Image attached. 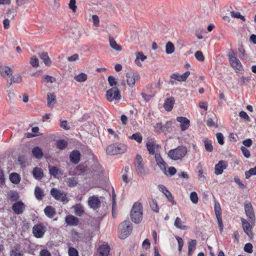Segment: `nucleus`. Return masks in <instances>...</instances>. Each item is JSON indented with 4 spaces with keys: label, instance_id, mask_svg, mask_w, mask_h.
I'll list each match as a JSON object with an SVG mask.
<instances>
[{
    "label": "nucleus",
    "instance_id": "1",
    "mask_svg": "<svg viewBox=\"0 0 256 256\" xmlns=\"http://www.w3.org/2000/svg\"><path fill=\"white\" fill-rule=\"evenodd\" d=\"M132 231L131 223L129 221H124L118 226V236L121 239H124L128 236Z\"/></svg>",
    "mask_w": 256,
    "mask_h": 256
},
{
    "label": "nucleus",
    "instance_id": "2",
    "mask_svg": "<svg viewBox=\"0 0 256 256\" xmlns=\"http://www.w3.org/2000/svg\"><path fill=\"white\" fill-rule=\"evenodd\" d=\"M187 153L186 146H181L176 148L170 150L168 152V156L173 160H178L184 158Z\"/></svg>",
    "mask_w": 256,
    "mask_h": 256
},
{
    "label": "nucleus",
    "instance_id": "3",
    "mask_svg": "<svg viewBox=\"0 0 256 256\" xmlns=\"http://www.w3.org/2000/svg\"><path fill=\"white\" fill-rule=\"evenodd\" d=\"M142 205L140 203H135L132 208L130 214L132 220L135 223L140 222L142 220Z\"/></svg>",
    "mask_w": 256,
    "mask_h": 256
},
{
    "label": "nucleus",
    "instance_id": "4",
    "mask_svg": "<svg viewBox=\"0 0 256 256\" xmlns=\"http://www.w3.org/2000/svg\"><path fill=\"white\" fill-rule=\"evenodd\" d=\"M134 164L138 174L141 177L144 176L146 174L144 167L143 160L140 155L137 154L136 156Z\"/></svg>",
    "mask_w": 256,
    "mask_h": 256
},
{
    "label": "nucleus",
    "instance_id": "5",
    "mask_svg": "<svg viewBox=\"0 0 256 256\" xmlns=\"http://www.w3.org/2000/svg\"><path fill=\"white\" fill-rule=\"evenodd\" d=\"M106 98L108 101L118 102L120 98V90L116 87H113L106 92Z\"/></svg>",
    "mask_w": 256,
    "mask_h": 256
},
{
    "label": "nucleus",
    "instance_id": "6",
    "mask_svg": "<svg viewBox=\"0 0 256 256\" xmlns=\"http://www.w3.org/2000/svg\"><path fill=\"white\" fill-rule=\"evenodd\" d=\"M228 58L231 66L236 70H240L242 68V66L237 58L236 54L232 50L228 54Z\"/></svg>",
    "mask_w": 256,
    "mask_h": 256
},
{
    "label": "nucleus",
    "instance_id": "7",
    "mask_svg": "<svg viewBox=\"0 0 256 256\" xmlns=\"http://www.w3.org/2000/svg\"><path fill=\"white\" fill-rule=\"evenodd\" d=\"M50 194L57 200L63 202H68V201L66 198V194L64 192L58 190L56 188H52Z\"/></svg>",
    "mask_w": 256,
    "mask_h": 256
},
{
    "label": "nucleus",
    "instance_id": "8",
    "mask_svg": "<svg viewBox=\"0 0 256 256\" xmlns=\"http://www.w3.org/2000/svg\"><path fill=\"white\" fill-rule=\"evenodd\" d=\"M245 214L249 220L250 222L253 224L256 220V216L254 213V208L250 202H246L244 203Z\"/></svg>",
    "mask_w": 256,
    "mask_h": 256
},
{
    "label": "nucleus",
    "instance_id": "9",
    "mask_svg": "<svg viewBox=\"0 0 256 256\" xmlns=\"http://www.w3.org/2000/svg\"><path fill=\"white\" fill-rule=\"evenodd\" d=\"M140 78V76L136 72H130L126 73L127 84L130 87H133L136 82Z\"/></svg>",
    "mask_w": 256,
    "mask_h": 256
},
{
    "label": "nucleus",
    "instance_id": "10",
    "mask_svg": "<svg viewBox=\"0 0 256 256\" xmlns=\"http://www.w3.org/2000/svg\"><path fill=\"white\" fill-rule=\"evenodd\" d=\"M46 232V227L42 224H36L32 228V233L36 238H42Z\"/></svg>",
    "mask_w": 256,
    "mask_h": 256
},
{
    "label": "nucleus",
    "instance_id": "11",
    "mask_svg": "<svg viewBox=\"0 0 256 256\" xmlns=\"http://www.w3.org/2000/svg\"><path fill=\"white\" fill-rule=\"evenodd\" d=\"M242 226L244 231L250 238L254 236V234L252 232V226L250 223L244 218H240Z\"/></svg>",
    "mask_w": 256,
    "mask_h": 256
},
{
    "label": "nucleus",
    "instance_id": "12",
    "mask_svg": "<svg viewBox=\"0 0 256 256\" xmlns=\"http://www.w3.org/2000/svg\"><path fill=\"white\" fill-rule=\"evenodd\" d=\"M155 160L156 164L164 174L167 175L166 164L162 158L160 153L156 154Z\"/></svg>",
    "mask_w": 256,
    "mask_h": 256
},
{
    "label": "nucleus",
    "instance_id": "13",
    "mask_svg": "<svg viewBox=\"0 0 256 256\" xmlns=\"http://www.w3.org/2000/svg\"><path fill=\"white\" fill-rule=\"evenodd\" d=\"M25 208V204L22 201L16 202L12 206V210L16 214H20L23 213Z\"/></svg>",
    "mask_w": 256,
    "mask_h": 256
},
{
    "label": "nucleus",
    "instance_id": "14",
    "mask_svg": "<svg viewBox=\"0 0 256 256\" xmlns=\"http://www.w3.org/2000/svg\"><path fill=\"white\" fill-rule=\"evenodd\" d=\"M88 204L90 208L94 210H96L100 206V201L98 196H93L89 197L88 199Z\"/></svg>",
    "mask_w": 256,
    "mask_h": 256
},
{
    "label": "nucleus",
    "instance_id": "15",
    "mask_svg": "<svg viewBox=\"0 0 256 256\" xmlns=\"http://www.w3.org/2000/svg\"><path fill=\"white\" fill-rule=\"evenodd\" d=\"M146 146L147 150L150 154H156V150L160 148V146L154 141L150 140L146 142Z\"/></svg>",
    "mask_w": 256,
    "mask_h": 256
},
{
    "label": "nucleus",
    "instance_id": "16",
    "mask_svg": "<svg viewBox=\"0 0 256 256\" xmlns=\"http://www.w3.org/2000/svg\"><path fill=\"white\" fill-rule=\"evenodd\" d=\"M176 120L180 123V127L182 131L187 130L190 126V121L186 118L178 116Z\"/></svg>",
    "mask_w": 256,
    "mask_h": 256
},
{
    "label": "nucleus",
    "instance_id": "17",
    "mask_svg": "<svg viewBox=\"0 0 256 256\" xmlns=\"http://www.w3.org/2000/svg\"><path fill=\"white\" fill-rule=\"evenodd\" d=\"M190 74V72L186 71L182 74H180L178 73H174L170 76V78L178 82H184L186 80Z\"/></svg>",
    "mask_w": 256,
    "mask_h": 256
},
{
    "label": "nucleus",
    "instance_id": "18",
    "mask_svg": "<svg viewBox=\"0 0 256 256\" xmlns=\"http://www.w3.org/2000/svg\"><path fill=\"white\" fill-rule=\"evenodd\" d=\"M206 124L210 127H218V119L214 114L210 115V118H208L206 120Z\"/></svg>",
    "mask_w": 256,
    "mask_h": 256
},
{
    "label": "nucleus",
    "instance_id": "19",
    "mask_svg": "<svg viewBox=\"0 0 256 256\" xmlns=\"http://www.w3.org/2000/svg\"><path fill=\"white\" fill-rule=\"evenodd\" d=\"M70 162L74 164H77L79 162L80 158V153L78 150H74L70 155Z\"/></svg>",
    "mask_w": 256,
    "mask_h": 256
},
{
    "label": "nucleus",
    "instance_id": "20",
    "mask_svg": "<svg viewBox=\"0 0 256 256\" xmlns=\"http://www.w3.org/2000/svg\"><path fill=\"white\" fill-rule=\"evenodd\" d=\"M158 188L160 192H162L165 196L167 198L168 200L172 202H174V198L172 196L170 192L167 189V188L162 184H160L158 186Z\"/></svg>",
    "mask_w": 256,
    "mask_h": 256
},
{
    "label": "nucleus",
    "instance_id": "21",
    "mask_svg": "<svg viewBox=\"0 0 256 256\" xmlns=\"http://www.w3.org/2000/svg\"><path fill=\"white\" fill-rule=\"evenodd\" d=\"M66 222L70 226H76L79 223V220L72 215H68L65 218Z\"/></svg>",
    "mask_w": 256,
    "mask_h": 256
},
{
    "label": "nucleus",
    "instance_id": "22",
    "mask_svg": "<svg viewBox=\"0 0 256 256\" xmlns=\"http://www.w3.org/2000/svg\"><path fill=\"white\" fill-rule=\"evenodd\" d=\"M100 256H108L110 252V247L108 244L100 245L98 248Z\"/></svg>",
    "mask_w": 256,
    "mask_h": 256
},
{
    "label": "nucleus",
    "instance_id": "23",
    "mask_svg": "<svg viewBox=\"0 0 256 256\" xmlns=\"http://www.w3.org/2000/svg\"><path fill=\"white\" fill-rule=\"evenodd\" d=\"M226 168L225 162L223 160H220L218 164L215 166L214 170L215 174L217 175L220 174L222 173L223 170Z\"/></svg>",
    "mask_w": 256,
    "mask_h": 256
},
{
    "label": "nucleus",
    "instance_id": "24",
    "mask_svg": "<svg viewBox=\"0 0 256 256\" xmlns=\"http://www.w3.org/2000/svg\"><path fill=\"white\" fill-rule=\"evenodd\" d=\"M174 103V100L173 98H166L164 104V108L166 111H170Z\"/></svg>",
    "mask_w": 256,
    "mask_h": 256
},
{
    "label": "nucleus",
    "instance_id": "25",
    "mask_svg": "<svg viewBox=\"0 0 256 256\" xmlns=\"http://www.w3.org/2000/svg\"><path fill=\"white\" fill-rule=\"evenodd\" d=\"M44 212L45 214L49 218H53L56 214L55 209L52 206H46L44 210Z\"/></svg>",
    "mask_w": 256,
    "mask_h": 256
},
{
    "label": "nucleus",
    "instance_id": "26",
    "mask_svg": "<svg viewBox=\"0 0 256 256\" xmlns=\"http://www.w3.org/2000/svg\"><path fill=\"white\" fill-rule=\"evenodd\" d=\"M73 208L74 209V214L78 216H80L84 212V208L80 204H76L75 206H74Z\"/></svg>",
    "mask_w": 256,
    "mask_h": 256
},
{
    "label": "nucleus",
    "instance_id": "27",
    "mask_svg": "<svg viewBox=\"0 0 256 256\" xmlns=\"http://www.w3.org/2000/svg\"><path fill=\"white\" fill-rule=\"evenodd\" d=\"M109 42L110 47L114 50L118 52H120L122 50V46L117 44L116 41L112 37L110 36Z\"/></svg>",
    "mask_w": 256,
    "mask_h": 256
},
{
    "label": "nucleus",
    "instance_id": "28",
    "mask_svg": "<svg viewBox=\"0 0 256 256\" xmlns=\"http://www.w3.org/2000/svg\"><path fill=\"white\" fill-rule=\"evenodd\" d=\"M39 56L40 58L43 60L46 66H50L52 62L48 54V53L45 52H42L40 54H39Z\"/></svg>",
    "mask_w": 256,
    "mask_h": 256
},
{
    "label": "nucleus",
    "instance_id": "29",
    "mask_svg": "<svg viewBox=\"0 0 256 256\" xmlns=\"http://www.w3.org/2000/svg\"><path fill=\"white\" fill-rule=\"evenodd\" d=\"M20 247L19 244H16L14 246V248L10 251V256H22V253L20 250Z\"/></svg>",
    "mask_w": 256,
    "mask_h": 256
},
{
    "label": "nucleus",
    "instance_id": "30",
    "mask_svg": "<svg viewBox=\"0 0 256 256\" xmlns=\"http://www.w3.org/2000/svg\"><path fill=\"white\" fill-rule=\"evenodd\" d=\"M32 174L34 178L36 180H41L44 176L42 170L39 168H35L33 171Z\"/></svg>",
    "mask_w": 256,
    "mask_h": 256
},
{
    "label": "nucleus",
    "instance_id": "31",
    "mask_svg": "<svg viewBox=\"0 0 256 256\" xmlns=\"http://www.w3.org/2000/svg\"><path fill=\"white\" fill-rule=\"evenodd\" d=\"M48 106L50 108L53 106L56 102V96L54 94H48L47 95Z\"/></svg>",
    "mask_w": 256,
    "mask_h": 256
},
{
    "label": "nucleus",
    "instance_id": "32",
    "mask_svg": "<svg viewBox=\"0 0 256 256\" xmlns=\"http://www.w3.org/2000/svg\"><path fill=\"white\" fill-rule=\"evenodd\" d=\"M146 56H145L142 52H138L136 54V59L135 60L136 64L139 66H142L141 62H140V60L142 62H144L145 60H146Z\"/></svg>",
    "mask_w": 256,
    "mask_h": 256
},
{
    "label": "nucleus",
    "instance_id": "33",
    "mask_svg": "<svg viewBox=\"0 0 256 256\" xmlns=\"http://www.w3.org/2000/svg\"><path fill=\"white\" fill-rule=\"evenodd\" d=\"M12 70L10 67L4 66L0 68V74L2 76L12 75Z\"/></svg>",
    "mask_w": 256,
    "mask_h": 256
},
{
    "label": "nucleus",
    "instance_id": "34",
    "mask_svg": "<svg viewBox=\"0 0 256 256\" xmlns=\"http://www.w3.org/2000/svg\"><path fill=\"white\" fill-rule=\"evenodd\" d=\"M116 144H113L108 146L106 148V152L109 155L118 154V151H116Z\"/></svg>",
    "mask_w": 256,
    "mask_h": 256
},
{
    "label": "nucleus",
    "instance_id": "35",
    "mask_svg": "<svg viewBox=\"0 0 256 256\" xmlns=\"http://www.w3.org/2000/svg\"><path fill=\"white\" fill-rule=\"evenodd\" d=\"M204 146L206 150L208 152H212L214 148L212 145V141L208 138L204 140Z\"/></svg>",
    "mask_w": 256,
    "mask_h": 256
},
{
    "label": "nucleus",
    "instance_id": "36",
    "mask_svg": "<svg viewBox=\"0 0 256 256\" xmlns=\"http://www.w3.org/2000/svg\"><path fill=\"white\" fill-rule=\"evenodd\" d=\"M10 180L13 184H18L20 182V178L17 173H12L10 176Z\"/></svg>",
    "mask_w": 256,
    "mask_h": 256
},
{
    "label": "nucleus",
    "instance_id": "37",
    "mask_svg": "<svg viewBox=\"0 0 256 256\" xmlns=\"http://www.w3.org/2000/svg\"><path fill=\"white\" fill-rule=\"evenodd\" d=\"M88 78L87 74L84 72H81L78 74L76 75L74 79L78 82H85Z\"/></svg>",
    "mask_w": 256,
    "mask_h": 256
},
{
    "label": "nucleus",
    "instance_id": "38",
    "mask_svg": "<svg viewBox=\"0 0 256 256\" xmlns=\"http://www.w3.org/2000/svg\"><path fill=\"white\" fill-rule=\"evenodd\" d=\"M183 223L184 222H182L181 219L180 218L177 217L176 218L174 225L176 228H180V230H186L187 228V226H186L184 225Z\"/></svg>",
    "mask_w": 256,
    "mask_h": 256
},
{
    "label": "nucleus",
    "instance_id": "39",
    "mask_svg": "<svg viewBox=\"0 0 256 256\" xmlns=\"http://www.w3.org/2000/svg\"><path fill=\"white\" fill-rule=\"evenodd\" d=\"M32 154L37 158H40L43 156V153L40 148L39 147H35L32 150Z\"/></svg>",
    "mask_w": 256,
    "mask_h": 256
},
{
    "label": "nucleus",
    "instance_id": "40",
    "mask_svg": "<svg viewBox=\"0 0 256 256\" xmlns=\"http://www.w3.org/2000/svg\"><path fill=\"white\" fill-rule=\"evenodd\" d=\"M116 151H118V154H121L125 152L128 149L126 145L122 144H116Z\"/></svg>",
    "mask_w": 256,
    "mask_h": 256
},
{
    "label": "nucleus",
    "instance_id": "41",
    "mask_svg": "<svg viewBox=\"0 0 256 256\" xmlns=\"http://www.w3.org/2000/svg\"><path fill=\"white\" fill-rule=\"evenodd\" d=\"M34 194L38 200H42L44 196L43 191L39 186H36L34 190Z\"/></svg>",
    "mask_w": 256,
    "mask_h": 256
},
{
    "label": "nucleus",
    "instance_id": "42",
    "mask_svg": "<svg viewBox=\"0 0 256 256\" xmlns=\"http://www.w3.org/2000/svg\"><path fill=\"white\" fill-rule=\"evenodd\" d=\"M174 44L170 42H168L166 46V52L167 54H171L174 52Z\"/></svg>",
    "mask_w": 256,
    "mask_h": 256
},
{
    "label": "nucleus",
    "instance_id": "43",
    "mask_svg": "<svg viewBox=\"0 0 256 256\" xmlns=\"http://www.w3.org/2000/svg\"><path fill=\"white\" fill-rule=\"evenodd\" d=\"M56 147L60 150H64L68 146L67 142L64 140H58L56 142Z\"/></svg>",
    "mask_w": 256,
    "mask_h": 256
},
{
    "label": "nucleus",
    "instance_id": "44",
    "mask_svg": "<svg viewBox=\"0 0 256 256\" xmlns=\"http://www.w3.org/2000/svg\"><path fill=\"white\" fill-rule=\"evenodd\" d=\"M129 138L131 140H134L138 143H141L142 140V134L140 132H136L130 136Z\"/></svg>",
    "mask_w": 256,
    "mask_h": 256
},
{
    "label": "nucleus",
    "instance_id": "45",
    "mask_svg": "<svg viewBox=\"0 0 256 256\" xmlns=\"http://www.w3.org/2000/svg\"><path fill=\"white\" fill-rule=\"evenodd\" d=\"M22 81V76L18 74H15L12 76L10 78V86L12 85V83H20Z\"/></svg>",
    "mask_w": 256,
    "mask_h": 256
},
{
    "label": "nucleus",
    "instance_id": "46",
    "mask_svg": "<svg viewBox=\"0 0 256 256\" xmlns=\"http://www.w3.org/2000/svg\"><path fill=\"white\" fill-rule=\"evenodd\" d=\"M173 122L172 120L167 121L166 123L164 124L163 132H170L172 130Z\"/></svg>",
    "mask_w": 256,
    "mask_h": 256
},
{
    "label": "nucleus",
    "instance_id": "47",
    "mask_svg": "<svg viewBox=\"0 0 256 256\" xmlns=\"http://www.w3.org/2000/svg\"><path fill=\"white\" fill-rule=\"evenodd\" d=\"M253 175H256V166L254 168H250L245 172L246 178H248Z\"/></svg>",
    "mask_w": 256,
    "mask_h": 256
},
{
    "label": "nucleus",
    "instance_id": "48",
    "mask_svg": "<svg viewBox=\"0 0 256 256\" xmlns=\"http://www.w3.org/2000/svg\"><path fill=\"white\" fill-rule=\"evenodd\" d=\"M150 206L151 208H152V210H153L154 212H158V203H157V202L156 200H152L150 202Z\"/></svg>",
    "mask_w": 256,
    "mask_h": 256
},
{
    "label": "nucleus",
    "instance_id": "49",
    "mask_svg": "<svg viewBox=\"0 0 256 256\" xmlns=\"http://www.w3.org/2000/svg\"><path fill=\"white\" fill-rule=\"evenodd\" d=\"M68 186H75L78 184L77 180L74 178H68Z\"/></svg>",
    "mask_w": 256,
    "mask_h": 256
},
{
    "label": "nucleus",
    "instance_id": "50",
    "mask_svg": "<svg viewBox=\"0 0 256 256\" xmlns=\"http://www.w3.org/2000/svg\"><path fill=\"white\" fill-rule=\"evenodd\" d=\"M190 199L192 202L196 204L198 202V196L196 192H192L190 194Z\"/></svg>",
    "mask_w": 256,
    "mask_h": 256
},
{
    "label": "nucleus",
    "instance_id": "51",
    "mask_svg": "<svg viewBox=\"0 0 256 256\" xmlns=\"http://www.w3.org/2000/svg\"><path fill=\"white\" fill-rule=\"evenodd\" d=\"M43 79L46 83L52 84L56 82V78L52 76L45 75L43 76Z\"/></svg>",
    "mask_w": 256,
    "mask_h": 256
},
{
    "label": "nucleus",
    "instance_id": "52",
    "mask_svg": "<svg viewBox=\"0 0 256 256\" xmlns=\"http://www.w3.org/2000/svg\"><path fill=\"white\" fill-rule=\"evenodd\" d=\"M196 59L200 62H203L204 60V56L201 51H197L194 54Z\"/></svg>",
    "mask_w": 256,
    "mask_h": 256
},
{
    "label": "nucleus",
    "instance_id": "53",
    "mask_svg": "<svg viewBox=\"0 0 256 256\" xmlns=\"http://www.w3.org/2000/svg\"><path fill=\"white\" fill-rule=\"evenodd\" d=\"M216 138H217V140H218V143L220 144V145L224 144V136H223L222 134L221 133V132H218L216 134Z\"/></svg>",
    "mask_w": 256,
    "mask_h": 256
},
{
    "label": "nucleus",
    "instance_id": "54",
    "mask_svg": "<svg viewBox=\"0 0 256 256\" xmlns=\"http://www.w3.org/2000/svg\"><path fill=\"white\" fill-rule=\"evenodd\" d=\"M252 245L250 243H247L245 244L244 246V250L249 254H251L252 252Z\"/></svg>",
    "mask_w": 256,
    "mask_h": 256
},
{
    "label": "nucleus",
    "instance_id": "55",
    "mask_svg": "<svg viewBox=\"0 0 256 256\" xmlns=\"http://www.w3.org/2000/svg\"><path fill=\"white\" fill-rule=\"evenodd\" d=\"M176 238L178 240V250L179 252H181L182 246H184V240L178 236H176Z\"/></svg>",
    "mask_w": 256,
    "mask_h": 256
},
{
    "label": "nucleus",
    "instance_id": "56",
    "mask_svg": "<svg viewBox=\"0 0 256 256\" xmlns=\"http://www.w3.org/2000/svg\"><path fill=\"white\" fill-rule=\"evenodd\" d=\"M240 150L242 152L243 155L246 158H248L250 156V153L248 150L245 146H242L240 148Z\"/></svg>",
    "mask_w": 256,
    "mask_h": 256
},
{
    "label": "nucleus",
    "instance_id": "57",
    "mask_svg": "<svg viewBox=\"0 0 256 256\" xmlns=\"http://www.w3.org/2000/svg\"><path fill=\"white\" fill-rule=\"evenodd\" d=\"M249 79L248 78L244 76H242L239 78L238 80V84L241 86H243L246 84V82H248Z\"/></svg>",
    "mask_w": 256,
    "mask_h": 256
},
{
    "label": "nucleus",
    "instance_id": "58",
    "mask_svg": "<svg viewBox=\"0 0 256 256\" xmlns=\"http://www.w3.org/2000/svg\"><path fill=\"white\" fill-rule=\"evenodd\" d=\"M69 256H78V250L74 248H70L68 249Z\"/></svg>",
    "mask_w": 256,
    "mask_h": 256
},
{
    "label": "nucleus",
    "instance_id": "59",
    "mask_svg": "<svg viewBox=\"0 0 256 256\" xmlns=\"http://www.w3.org/2000/svg\"><path fill=\"white\" fill-rule=\"evenodd\" d=\"M76 0H70L69 2V8L72 12H76L77 7L76 5Z\"/></svg>",
    "mask_w": 256,
    "mask_h": 256
},
{
    "label": "nucleus",
    "instance_id": "60",
    "mask_svg": "<svg viewBox=\"0 0 256 256\" xmlns=\"http://www.w3.org/2000/svg\"><path fill=\"white\" fill-rule=\"evenodd\" d=\"M214 212L216 216H221L222 210L220 205L218 203L217 204H215Z\"/></svg>",
    "mask_w": 256,
    "mask_h": 256
},
{
    "label": "nucleus",
    "instance_id": "61",
    "mask_svg": "<svg viewBox=\"0 0 256 256\" xmlns=\"http://www.w3.org/2000/svg\"><path fill=\"white\" fill-rule=\"evenodd\" d=\"M108 82L111 86H115L116 84V80L113 76H110L108 77Z\"/></svg>",
    "mask_w": 256,
    "mask_h": 256
},
{
    "label": "nucleus",
    "instance_id": "62",
    "mask_svg": "<svg viewBox=\"0 0 256 256\" xmlns=\"http://www.w3.org/2000/svg\"><path fill=\"white\" fill-rule=\"evenodd\" d=\"M50 175L56 176L58 174V168L56 166H52L50 168Z\"/></svg>",
    "mask_w": 256,
    "mask_h": 256
},
{
    "label": "nucleus",
    "instance_id": "63",
    "mask_svg": "<svg viewBox=\"0 0 256 256\" xmlns=\"http://www.w3.org/2000/svg\"><path fill=\"white\" fill-rule=\"evenodd\" d=\"M30 64L32 66L37 67L38 66V60L36 57L34 56L31 58Z\"/></svg>",
    "mask_w": 256,
    "mask_h": 256
},
{
    "label": "nucleus",
    "instance_id": "64",
    "mask_svg": "<svg viewBox=\"0 0 256 256\" xmlns=\"http://www.w3.org/2000/svg\"><path fill=\"white\" fill-rule=\"evenodd\" d=\"M10 198L13 202L16 201L19 198V196L16 192H13L10 194Z\"/></svg>",
    "mask_w": 256,
    "mask_h": 256
}]
</instances>
